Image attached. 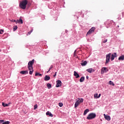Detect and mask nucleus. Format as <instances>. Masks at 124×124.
Masks as SVG:
<instances>
[{
	"label": "nucleus",
	"instance_id": "1",
	"mask_svg": "<svg viewBox=\"0 0 124 124\" xmlns=\"http://www.w3.org/2000/svg\"><path fill=\"white\" fill-rule=\"evenodd\" d=\"M27 4H28L27 0H22L19 3V7L21 8V9L25 10V9L27 8Z\"/></svg>",
	"mask_w": 124,
	"mask_h": 124
},
{
	"label": "nucleus",
	"instance_id": "2",
	"mask_svg": "<svg viewBox=\"0 0 124 124\" xmlns=\"http://www.w3.org/2000/svg\"><path fill=\"white\" fill-rule=\"evenodd\" d=\"M96 117V114L95 113H91L88 115L86 119L87 120H93V119H95Z\"/></svg>",
	"mask_w": 124,
	"mask_h": 124
},
{
	"label": "nucleus",
	"instance_id": "3",
	"mask_svg": "<svg viewBox=\"0 0 124 124\" xmlns=\"http://www.w3.org/2000/svg\"><path fill=\"white\" fill-rule=\"evenodd\" d=\"M33 63H34V59L32 60V61H30L28 62V68L29 70H31V69L32 70V69L33 68L32 67Z\"/></svg>",
	"mask_w": 124,
	"mask_h": 124
},
{
	"label": "nucleus",
	"instance_id": "4",
	"mask_svg": "<svg viewBox=\"0 0 124 124\" xmlns=\"http://www.w3.org/2000/svg\"><path fill=\"white\" fill-rule=\"evenodd\" d=\"M78 100H77L76 103L75 104V108H77V107H78V105H79V104L82 103V102H83L84 101V99H83V98H78Z\"/></svg>",
	"mask_w": 124,
	"mask_h": 124
},
{
	"label": "nucleus",
	"instance_id": "5",
	"mask_svg": "<svg viewBox=\"0 0 124 124\" xmlns=\"http://www.w3.org/2000/svg\"><path fill=\"white\" fill-rule=\"evenodd\" d=\"M111 53H109L108 54L106 55V62H105V64H107V63H108V62H110V58L111 57Z\"/></svg>",
	"mask_w": 124,
	"mask_h": 124
},
{
	"label": "nucleus",
	"instance_id": "6",
	"mask_svg": "<svg viewBox=\"0 0 124 124\" xmlns=\"http://www.w3.org/2000/svg\"><path fill=\"white\" fill-rule=\"evenodd\" d=\"M117 53L114 52L111 54V57L110 58V60L111 61H114L115 60V58H117Z\"/></svg>",
	"mask_w": 124,
	"mask_h": 124
},
{
	"label": "nucleus",
	"instance_id": "7",
	"mask_svg": "<svg viewBox=\"0 0 124 124\" xmlns=\"http://www.w3.org/2000/svg\"><path fill=\"white\" fill-rule=\"evenodd\" d=\"M108 72V69L106 67H103L101 70V74H104V73H106V72Z\"/></svg>",
	"mask_w": 124,
	"mask_h": 124
},
{
	"label": "nucleus",
	"instance_id": "8",
	"mask_svg": "<svg viewBox=\"0 0 124 124\" xmlns=\"http://www.w3.org/2000/svg\"><path fill=\"white\" fill-rule=\"evenodd\" d=\"M62 86V81L60 80H58L56 81V88H59Z\"/></svg>",
	"mask_w": 124,
	"mask_h": 124
},
{
	"label": "nucleus",
	"instance_id": "9",
	"mask_svg": "<svg viewBox=\"0 0 124 124\" xmlns=\"http://www.w3.org/2000/svg\"><path fill=\"white\" fill-rule=\"evenodd\" d=\"M104 116L105 119H106V120H107V121H109L111 120V117H110V116L106 115L105 114H104Z\"/></svg>",
	"mask_w": 124,
	"mask_h": 124
},
{
	"label": "nucleus",
	"instance_id": "10",
	"mask_svg": "<svg viewBox=\"0 0 124 124\" xmlns=\"http://www.w3.org/2000/svg\"><path fill=\"white\" fill-rule=\"evenodd\" d=\"M87 63H88V62H87L86 61H82L80 63V64L82 65V66H85L87 65Z\"/></svg>",
	"mask_w": 124,
	"mask_h": 124
},
{
	"label": "nucleus",
	"instance_id": "11",
	"mask_svg": "<svg viewBox=\"0 0 124 124\" xmlns=\"http://www.w3.org/2000/svg\"><path fill=\"white\" fill-rule=\"evenodd\" d=\"M17 24H23V19L21 17L19 18V20H17Z\"/></svg>",
	"mask_w": 124,
	"mask_h": 124
},
{
	"label": "nucleus",
	"instance_id": "12",
	"mask_svg": "<svg viewBox=\"0 0 124 124\" xmlns=\"http://www.w3.org/2000/svg\"><path fill=\"white\" fill-rule=\"evenodd\" d=\"M86 71H87V72H89V73H92V72H94V70H93V69L91 68L87 69L86 70Z\"/></svg>",
	"mask_w": 124,
	"mask_h": 124
},
{
	"label": "nucleus",
	"instance_id": "13",
	"mask_svg": "<svg viewBox=\"0 0 124 124\" xmlns=\"http://www.w3.org/2000/svg\"><path fill=\"white\" fill-rule=\"evenodd\" d=\"M74 76L76 77V78H79L80 75H79L76 71L74 72Z\"/></svg>",
	"mask_w": 124,
	"mask_h": 124
},
{
	"label": "nucleus",
	"instance_id": "14",
	"mask_svg": "<svg viewBox=\"0 0 124 124\" xmlns=\"http://www.w3.org/2000/svg\"><path fill=\"white\" fill-rule=\"evenodd\" d=\"M50 79V78L49 77V76L46 75L44 78L45 81H49Z\"/></svg>",
	"mask_w": 124,
	"mask_h": 124
},
{
	"label": "nucleus",
	"instance_id": "15",
	"mask_svg": "<svg viewBox=\"0 0 124 124\" xmlns=\"http://www.w3.org/2000/svg\"><path fill=\"white\" fill-rule=\"evenodd\" d=\"M20 74H23V75H26L28 74L29 73V72L28 71H21L20 72Z\"/></svg>",
	"mask_w": 124,
	"mask_h": 124
},
{
	"label": "nucleus",
	"instance_id": "16",
	"mask_svg": "<svg viewBox=\"0 0 124 124\" xmlns=\"http://www.w3.org/2000/svg\"><path fill=\"white\" fill-rule=\"evenodd\" d=\"M46 116H49V117H53V114L49 111L46 112Z\"/></svg>",
	"mask_w": 124,
	"mask_h": 124
},
{
	"label": "nucleus",
	"instance_id": "17",
	"mask_svg": "<svg viewBox=\"0 0 124 124\" xmlns=\"http://www.w3.org/2000/svg\"><path fill=\"white\" fill-rule=\"evenodd\" d=\"M119 61H124V55H122L121 56L119 57L118 58Z\"/></svg>",
	"mask_w": 124,
	"mask_h": 124
},
{
	"label": "nucleus",
	"instance_id": "18",
	"mask_svg": "<svg viewBox=\"0 0 124 124\" xmlns=\"http://www.w3.org/2000/svg\"><path fill=\"white\" fill-rule=\"evenodd\" d=\"M84 81H85V77H82L79 79V82L80 83H82V82H84Z\"/></svg>",
	"mask_w": 124,
	"mask_h": 124
},
{
	"label": "nucleus",
	"instance_id": "19",
	"mask_svg": "<svg viewBox=\"0 0 124 124\" xmlns=\"http://www.w3.org/2000/svg\"><path fill=\"white\" fill-rule=\"evenodd\" d=\"M88 112H90V110H89V109H86L84 110V113L83 115L85 116L86 115H87V113H88Z\"/></svg>",
	"mask_w": 124,
	"mask_h": 124
},
{
	"label": "nucleus",
	"instance_id": "20",
	"mask_svg": "<svg viewBox=\"0 0 124 124\" xmlns=\"http://www.w3.org/2000/svg\"><path fill=\"white\" fill-rule=\"evenodd\" d=\"M46 86L47 87V89H51V88H52V85L50 83H47Z\"/></svg>",
	"mask_w": 124,
	"mask_h": 124
},
{
	"label": "nucleus",
	"instance_id": "21",
	"mask_svg": "<svg viewBox=\"0 0 124 124\" xmlns=\"http://www.w3.org/2000/svg\"><path fill=\"white\" fill-rule=\"evenodd\" d=\"M2 105L3 106V107H7L9 106V105L7 104H5L4 103H2Z\"/></svg>",
	"mask_w": 124,
	"mask_h": 124
},
{
	"label": "nucleus",
	"instance_id": "22",
	"mask_svg": "<svg viewBox=\"0 0 124 124\" xmlns=\"http://www.w3.org/2000/svg\"><path fill=\"white\" fill-rule=\"evenodd\" d=\"M35 76H42V74H39V73H36Z\"/></svg>",
	"mask_w": 124,
	"mask_h": 124
},
{
	"label": "nucleus",
	"instance_id": "23",
	"mask_svg": "<svg viewBox=\"0 0 124 124\" xmlns=\"http://www.w3.org/2000/svg\"><path fill=\"white\" fill-rule=\"evenodd\" d=\"M17 29H18V27H17V26H14L13 28L14 31H16V30H17Z\"/></svg>",
	"mask_w": 124,
	"mask_h": 124
},
{
	"label": "nucleus",
	"instance_id": "24",
	"mask_svg": "<svg viewBox=\"0 0 124 124\" xmlns=\"http://www.w3.org/2000/svg\"><path fill=\"white\" fill-rule=\"evenodd\" d=\"M76 52H77V50H75L74 53V56L76 58V57H77V54L76 53Z\"/></svg>",
	"mask_w": 124,
	"mask_h": 124
},
{
	"label": "nucleus",
	"instance_id": "25",
	"mask_svg": "<svg viewBox=\"0 0 124 124\" xmlns=\"http://www.w3.org/2000/svg\"><path fill=\"white\" fill-rule=\"evenodd\" d=\"M109 85H112V86H115V84H114V83H113V82H112V81H109Z\"/></svg>",
	"mask_w": 124,
	"mask_h": 124
},
{
	"label": "nucleus",
	"instance_id": "26",
	"mask_svg": "<svg viewBox=\"0 0 124 124\" xmlns=\"http://www.w3.org/2000/svg\"><path fill=\"white\" fill-rule=\"evenodd\" d=\"M94 30H95V28L94 27H92L91 29H90V30L93 32L94 31Z\"/></svg>",
	"mask_w": 124,
	"mask_h": 124
},
{
	"label": "nucleus",
	"instance_id": "27",
	"mask_svg": "<svg viewBox=\"0 0 124 124\" xmlns=\"http://www.w3.org/2000/svg\"><path fill=\"white\" fill-rule=\"evenodd\" d=\"M94 30H95V28L94 27H92L91 29H90V30L93 32L94 31Z\"/></svg>",
	"mask_w": 124,
	"mask_h": 124
},
{
	"label": "nucleus",
	"instance_id": "28",
	"mask_svg": "<svg viewBox=\"0 0 124 124\" xmlns=\"http://www.w3.org/2000/svg\"><path fill=\"white\" fill-rule=\"evenodd\" d=\"M93 32L91 30H89V31L87 32V34H91V33H92Z\"/></svg>",
	"mask_w": 124,
	"mask_h": 124
},
{
	"label": "nucleus",
	"instance_id": "29",
	"mask_svg": "<svg viewBox=\"0 0 124 124\" xmlns=\"http://www.w3.org/2000/svg\"><path fill=\"white\" fill-rule=\"evenodd\" d=\"M94 97L95 98H97V97H98V94L97 93L94 94Z\"/></svg>",
	"mask_w": 124,
	"mask_h": 124
},
{
	"label": "nucleus",
	"instance_id": "30",
	"mask_svg": "<svg viewBox=\"0 0 124 124\" xmlns=\"http://www.w3.org/2000/svg\"><path fill=\"white\" fill-rule=\"evenodd\" d=\"M10 124V122L9 121H6V122H4V123H3V124Z\"/></svg>",
	"mask_w": 124,
	"mask_h": 124
},
{
	"label": "nucleus",
	"instance_id": "31",
	"mask_svg": "<svg viewBox=\"0 0 124 124\" xmlns=\"http://www.w3.org/2000/svg\"><path fill=\"white\" fill-rule=\"evenodd\" d=\"M53 65H51L49 68V70L47 71V73H48V72H49V71H50V70H51L52 69V68H53Z\"/></svg>",
	"mask_w": 124,
	"mask_h": 124
},
{
	"label": "nucleus",
	"instance_id": "32",
	"mask_svg": "<svg viewBox=\"0 0 124 124\" xmlns=\"http://www.w3.org/2000/svg\"><path fill=\"white\" fill-rule=\"evenodd\" d=\"M59 106L60 107H62V106H63V104L62 103H59Z\"/></svg>",
	"mask_w": 124,
	"mask_h": 124
},
{
	"label": "nucleus",
	"instance_id": "33",
	"mask_svg": "<svg viewBox=\"0 0 124 124\" xmlns=\"http://www.w3.org/2000/svg\"><path fill=\"white\" fill-rule=\"evenodd\" d=\"M33 72V70L31 71V70H30L29 74H30V75H32Z\"/></svg>",
	"mask_w": 124,
	"mask_h": 124
},
{
	"label": "nucleus",
	"instance_id": "34",
	"mask_svg": "<svg viewBox=\"0 0 124 124\" xmlns=\"http://www.w3.org/2000/svg\"><path fill=\"white\" fill-rule=\"evenodd\" d=\"M38 106L37 105H35L34 106V109L35 110V109H37Z\"/></svg>",
	"mask_w": 124,
	"mask_h": 124
},
{
	"label": "nucleus",
	"instance_id": "35",
	"mask_svg": "<svg viewBox=\"0 0 124 124\" xmlns=\"http://www.w3.org/2000/svg\"><path fill=\"white\" fill-rule=\"evenodd\" d=\"M3 123H4V120H0V124H3Z\"/></svg>",
	"mask_w": 124,
	"mask_h": 124
},
{
	"label": "nucleus",
	"instance_id": "36",
	"mask_svg": "<svg viewBox=\"0 0 124 124\" xmlns=\"http://www.w3.org/2000/svg\"><path fill=\"white\" fill-rule=\"evenodd\" d=\"M3 33V30H0V34H2Z\"/></svg>",
	"mask_w": 124,
	"mask_h": 124
},
{
	"label": "nucleus",
	"instance_id": "37",
	"mask_svg": "<svg viewBox=\"0 0 124 124\" xmlns=\"http://www.w3.org/2000/svg\"><path fill=\"white\" fill-rule=\"evenodd\" d=\"M12 22H15L16 24H17V21H16V20H13Z\"/></svg>",
	"mask_w": 124,
	"mask_h": 124
},
{
	"label": "nucleus",
	"instance_id": "38",
	"mask_svg": "<svg viewBox=\"0 0 124 124\" xmlns=\"http://www.w3.org/2000/svg\"><path fill=\"white\" fill-rule=\"evenodd\" d=\"M31 32H32V30H31L30 31H29L28 32L29 34H31Z\"/></svg>",
	"mask_w": 124,
	"mask_h": 124
},
{
	"label": "nucleus",
	"instance_id": "39",
	"mask_svg": "<svg viewBox=\"0 0 124 124\" xmlns=\"http://www.w3.org/2000/svg\"><path fill=\"white\" fill-rule=\"evenodd\" d=\"M56 76H57V72H56L55 74L53 75V77H56Z\"/></svg>",
	"mask_w": 124,
	"mask_h": 124
},
{
	"label": "nucleus",
	"instance_id": "40",
	"mask_svg": "<svg viewBox=\"0 0 124 124\" xmlns=\"http://www.w3.org/2000/svg\"><path fill=\"white\" fill-rule=\"evenodd\" d=\"M107 39L105 40V41H103V43H106L107 42Z\"/></svg>",
	"mask_w": 124,
	"mask_h": 124
},
{
	"label": "nucleus",
	"instance_id": "41",
	"mask_svg": "<svg viewBox=\"0 0 124 124\" xmlns=\"http://www.w3.org/2000/svg\"><path fill=\"white\" fill-rule=\"evenodd\" d=\"M100 96H101V94H99V95H98L97 98H99V97H100Z\"/></svg>",
	"mask_w": 124,
	"mask_h": 124
},
{
	"label": "nucleus",
	"instance_id": "42",
	"mask_svg": "<svg viewBox=\"0 0 124 124\" xmlns=\"http://www.w3.org/2000/svg\"><path fill=\"white\" fill-rule=\"evenodd\" d=\"M6 35H7V33L4 34V36H6Z\"/></svg>",
	"mask_w": 124,
	"mask_h": 124
},
{
	"label": "nucleus",
	"instance_id": "43",
	"mask_svg": "<svg viewBox=\"0 0 124 124\" xmlns=\"http://www.w3.org/2000/svg\"><path fill=\"white\" fill-rule=\"evenodd\" d=\"M10 104H11V103H9L8 104H7V105H9H9H10Z\"/></svg>",
	"mask_w": 124,
	"mask_h": 124
},
{
	"label": "nucleus",
	"instance_id": "44",
	"mask_svg": "<svg viewBox=\"0 0 124 124\" xmlns=\"http://www.w3.org/2000/svg\"><path fill=\"white\" fill-rule=\"evenodd\" d=\"M86 78H87V79H88V78H89V77H88V76H87V77H86Z\"/></svg>",
	"mask_w": 124,
	"mask_h": 124
},
{
	"label": "nucleus",
	"instance_id": "45",
	"mask_svg": "<svg viewBox=\"0 0 124 124\" xmlns=\"http://www.w3.org/2000/svg\"><path fill=\"white\" fill-rule=\"evenodd\" d=\"M7 37H8V36H6V37H5V38H7Z\"/></svg>",
	"mask_w": 124,
	"mask_h": 124
},
{
	"label": "nucleus",
	"instance_id": "46",
	"mask_svg": "<svg viewBox=\"0 0 124 124\" xmlns=\"http://www.w3.org/2000/svg\"><path fill=\"white\" fill-rule=\"evenodd\" d=\"M0 52H1V49H0Z\"/></svg>",
	"mask_w": 124,
	"mask_h": 124
},
{
	"label": "nucleus",
	"instance_id": "47",
	"mask_svg": "<svg viewBox=\"0 0 124 124\" xmlns=\"http://www.w3.org/2000/svg\"><path fill=\"white\" fill-rule=\"evenodd\" d=\"M118 28H119V26H118Z\"/></svg>",
	"mask_w": 124,
	"mask_h": 124
}]
</instances>
